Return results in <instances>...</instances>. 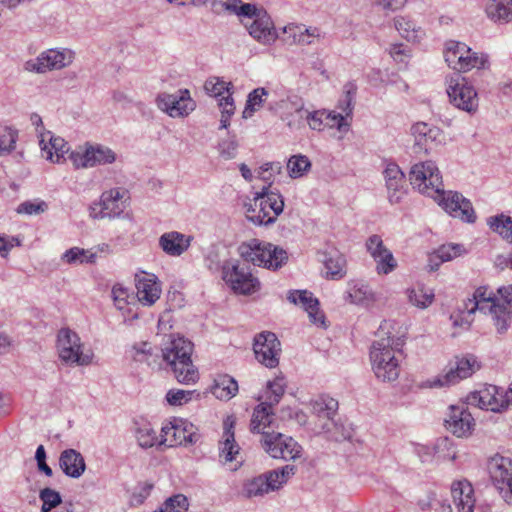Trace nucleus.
<instances>
[{"mask_svg": "<svg viewBox=\"0 0 512 512\" xmlns=\"http://www.w3.org/2000/svg\"><path fill=\"white\" fill-rule=\"evenodd\" d=\"M390 323L384 321L378 330L379 339L374 341L370 349V361L375 376L383 382H392L400 374L402 357L400 338L389 332Z\"/></svg>", "mask_w": 512, "mask_h": 512, "instance_id": "f257e3e1", "label": "nucleus"}, {"mask_svg": "<svg viewBox=\"0 0 512 512\" xmlns=\"http://www.w3.org/2000/svg\"><path fill=\"white\" fill-rule=\"evenodd\" d=\"M215 3L229 14L253 19L247 29L259 43L270 45L277 39L278 35L273 21L265 9L259 8L255 4L243 3L241 0H216Z\"/></svg>", "mask_w": 512, "mask_h": 512, "instance_id": "f03ea898", "label": "nucleus"}, {"mask_svg": "<svg viewBox=\"0 0 512 512\" xmlns=\"http://www.w3.org/2000/svg\"><path fill=\"white\" fill-rule=\"evenodd\" d=\"M161 351L163 360L171 367L179 383L191 384L198 380V370L191 359L193 352L191 341L177 337L166 344Z\"/></svg>", "mask_w": 512, "mask_h": 512, "instance_id": "7ed1b4c3", "label": "nucleus"}, {"mask_svg": "<svg viewBox=\"0 0 512 512\" xmlns=\"http://www.w3.org/2000/svg\"><path fill=\"white\" fill-rule=\"evenodd\" d=\"M487 314L492 317L493 323L499 334L505 333L512 321V310L500 303V300L492 292H488L486 287L477 288L472 298H468L463 303L462 312L468 315L475 311Z\"/></svg>", "mask_w": 512, "mask_h": 512, "instance_id": "20e7f679", "label": "nucleus"}, {"mask_svg": "<svg viewBox=\"0 0 512 512\" xmlns=\"http://www.w3.org/2000/svg\"><path fill=\"white\" fill-rule=\"evenodd\" d=\"M238 252L246 262L271 270L281 268L288 260V254L283 248L259 239L243 242Z\"/></svg>", "mask_w": 512, "mask_h": 512, "instance_id": "39448f33", "label": "nucleus"}, {"mask_svg": "<svg viewBox=\"0 0 512 512\" xmlns=\"http://www.w3.org/2000/svg\"><path fill=\"white\" fill-rule=\"evenodd\" d=\"M296 472L294 465H285L280 469H275L246 479L243 482L241 495L245 498L262 497L272 491L280 489Z\"/></svg>", "mask_w": 512, "mask_h": 512, "instance_id": "423d86ee", "label": "nucleus"}, {"mask_svg": "<svg viewBox=\"0 0 512 512\" xmlns=\"http://www.w3.org/2000/svg\"><path fill=\"white\" fill-rule=\"evenodd\" d=\"M222 278L236 294L250 295L260 289L259 280L253 276L250 268L238 259L223 262Z\"/></svg>", "mask_w": 512, "mask_h": 512, "instance_id": "0eeeda50", "label": "nucleus"}, {"mask_svg": "<svg viewBox=\"0 0 512 512\" xmlns=\"http://www.w3.org/2000/svg\"><path fill=\"white\" fill-rule=\"evenodd\" d=\"M409 180L413 188L434 198L443 192L442 176L432 161L419 162L411 167Z\"/></svg>", "mask_w": 512, "mask_h": 512, "instance_id": "6e6552de", "label": "nucleus"}, {"mask_svg": "<svg viewBox=\"0 0 512 512\" xmlns=\"http://www.w3.org/2000/svg\"><path fill=\"white\" fill-rule=\"evenodd\" d=\"M255 206H259L257 215H248V220L257 225H270L283 212L284 200L278 191L264 186L254 197Z\"/></svg>", "mask_w": 512, "mask_h": 512, "instance_id": "1a4fd4ad", "label": "nucleus"}, {"mask_svg": "<svg viewBox=\"0 0 512 512\" xmlns=\"http://www.w3.org/2000/svg\"><path fill=\"white\" fill-rule=\"evenodd\" d=\"M261 444L263 449L275 459L296 461L303 454V448L296 440L279 432H263Z\"/></svg>", "mask_w": 512, "mask_h": 512, "instance_id": "9d476101", "label": "nucleus"}, {"mask_svg": "<svg viewBox=\"0 0 512 512\" xmlns=\"http://www.w3.org/2000/svg\"><path fill=\"white\" fill-rule=\"evenodd\" d=\"M447 94L450 102L458 109L469 114L477 112L479 99L475 88L467 79L456 73L447 80Z\"/></svg>", "mask_w": 512, "mask_h": 512, "instance_id": "9b49d317", "label": "nucleus"}, {"mask_svg": "<svg viewBox=\"0 0 512 512\" xmlns=\"http://www.w3.org/2000/svg\"><path fill=\"white\" fill-rule=\"evenodd\" d=\"M57 350L61 361L69 365H87L92 354L83 352L79 336L69 328H62L57 336Z\"/></svg>", "mask_w": 512, "mask_h": 512, "instance_id": "f8f14e48", "label": "nucleus"}, {"mask_svg": "<svg viewBox=\"0 0 512 512\" xmlns=\"http://www.w3.org/2000/svg\"><path fill=\"white\" fill-rule=\"evenodd\" d=\"M478 369L479 365L474 356L455 357L444 372L430 382V386L449 387L472 376Z\"/></svg>", "mask_w": 512, "mask_h": 512, "instance_id": "ddd939ff", "label": "nucleus"}, {"mask_svg": "<svg viewBox=\"0 0 512 512\" xmlns=\"http://www.w3.org/2000/svg\"><path fill=\"white\" fill-rule=\"evenodd\" d=\"M74 59V53L69 49H48L34 59L25 62L24 69L28 72L45 73L69 66Z\"/></svg>", "mask_w": 512, "mask_h": 512, "instance_id": "4468645a", "label": "nucleus"}, {"mask_svg": "<svg viewBox=\"0 0 512 512\" xmlns=\"http://www.w3.org/2000/svg\"><path fill=\"white\" fill-rule=\"evenodd\" d=\"M510 388L505 392H499L498 387L487 385L484 388L473 391L467 396L468 404L492 412H503L512 404V397H509Z\"/></svg>", "mask_w": 512, "mask_h": 512, "instance_id": "2eb2a0df", "label": "nucleus"}, {"mask_svg": "<svg viewBox=\"0 0 512 512\" xmlns=\"http://www.w3.org/2000/svg\"><path fill=\"white\" fill-rule=\"evenodd\" d=\"M488 470L494 486L504 501L512 505V460L496 455L490 459Z\"/></svg>", "mask_w": 512, "mask_h": 512, "instance_id": "dca6fc26", "label": "nucleus"}, {"mask_svg": "<svg viewBox=\"0 0 512 512\" xmlns=\"http://www.w3.org/2000/svg\"><path fill=\"white\" fill-rule=\"evenodd\" d=\"M161 433L159 444L169 447L193 445L200 438L197 428L192 423L183 420H175L174 423L163 426Z\"/></svg>", "mask_w": 512, "mask_h": 512, "instance_id": "f3484780", "label": "nucleus"}, {"mask_svg": "<svg viewBox=\"0 0 512 512\" xmlns=\"http://www.w3.org/2000/svg\"><path fill=\"white\" fill-rule=\"evenodd\" d=\"M253 350L257 361L265 367L275 368L279 364L281 344L274 333L264 331L257 334Z\"/></svg>", "mask_w": 512, "mask_h": 512, "instance_id": "a211bd4d", "label": "nucleus"}, {"mask_svg": "<svg viewBox=\"0 0 512 512\" xmlns=\"http://www.w3.org/2000/svg\"><path fill=\"white\" fill-rule=\"evenodd\" d=\"M156 102L160 110L173 118L187 116L195 109V102L188 89H180L173 94H159Z\"/></svg>", "mask_w": 512, "mask_h": 512, "instance_id": "6ab92c4d", "label": "nucleus"}, {"mask_svg": "<svg viewBox=\"0 0 512 512\" xmlns=\"http://www.w3.org/2000/svg\"><path fill=\"white\" fill-rule=\"evenodd\" d=\"M439 205L452 217L458 218L467 223H473L476 219L471 202L458 192H443L441 196H435Z\"/></svg>", "mask_w": 512, "mask_h": 512, "instance_id": "aec40b11", "label": "nucleus"}, {"mask_svg": "<svg viewBox=\"0 0 512 512\" xmlns=\"http://www.w3.org/2000/svg\"><path fill=\"white\" fill-rule=\"evenodd\" d=\"M98 205L101 207L98 217H119L130 205V195L124 188H112L101 194Z\"/></svg>", "mask_w": 512, "mask_h": 512, "instance_id": "412c9836", "label": "nucleus"}, {"mask_svg": "<svg viewBox=\"0 0 512 512\" xmlns=\"http://www.w3.org/2000/svg\"><path fill=\"white\" fill-rule=\"evenodd\" d=\"M366 249L375 261L379 275H387L397 268V260L379 235L374 234L367 239Z\"/></svg>", "mask_w": 512, "mask_h": 512, "instance_id": "4be33fe9", "label": "nucleus"}, {"mask_svg": "<svg viewBox=\"0 0 512 512\" xmlns=\"http://www.w3.org/2000/svg\"><path fill=\"white\" fill-rule=\"evenodd\" d=\"M475 426L474 418L464 404L451 405L445 419V427L457 437H468Z\"/></svg>", "mask_w": 512, "mask_h": 512, "instance_id": "5701e85b", "label": "nucleus"}, {"mask_svg": "<svg viewBox=\"0 0 512 512\" xmlns=\"http://www.w3.org/2000/svg\"><path fill=\"white\" fill-rule=\"evenodd\" d=\"M338 406V401L329 396H319L310 402L315 428L319 432L334 426L333 419L337 417Z\"/></svg>", "mask_w": 512, "mask_h": 512, "instance_id": "b1692460", "label": "nucleus"}, {"mask_svg": "<svg viewBox=\"0 0 512 512\" xmlns=\"http://www.w3.org/2000/svg\"><path fill=\"white\" fill-rule=\"evenodd\" d=\"M135 287L137 301L143 305L151 306L160 298L161 288L154 274H148L144 271L137 273L135 275Z\"/></svg>", "mask_w": 512, "mask_h": 512, "instance_id": "393cba45", "label": "nucleus"}, {"mask_svg": "<svg viewBox=\"0 0 512 512\" xmlns=\"http://www.w3.org/2000/svg\"><path fill=\"white\" fill-rule=\"evenodd\" d=\"M288 300L301 306L309 316L310 321L318 326L325 327V315L319 309V301L307 290H294L288 294Z\"/></svg>", "mask_w": 512, "mask_h": 512, "instance_id": "a878e982", "label": "nucleus"}, {"mask_svg": "<svg viewBox=\"0 0 512 512\" xmlns=\"http://www.w3.org/2000/svg\"><path fill=\"white\" fill-rule=\"evenodd\" d=\"M390 203L396 204L401 201L405 194V175L395 163H388L383 171Z\"/></svg>", "mask_w": 512, "mask_h": 512, "instance_id": "bb28decb", "label": "nucleus"}, {"mask_svg": "<svg viewBox=\"0 0 512 512\" xmlns=\"http://www.w3.org/2000/svg\"><path fill=\"white\" fill-rule=\"evenodd\" d=\"M416 452L422 462L431 461L434 457L438 460H454L456 457L455 451L452 449V442L447 437L439 438L432 448L419 445Z\"/></svg>", "mask_w": 512, "mask_h": 512, "instance_id": "cd10ccee", "label": "nucleus"}, {"mask_svg": "<svg viewBox=\"0 0 512 512\" xmlns=\"http://www.w3.org/2000/svg\"><path fill=\"white\" fill-rule=\"evenodd\" d=\"M297 120H288L287 125L290 128L299 127L301 121L305 120L312 130L320 131L323 128L325 120V111H309L304 108L301 99H296L293 103Z\"/></svg>", "mask_w": 512, "mask_h": 512, "instance_id": "c85d7f7f", "label": "nucleus"}, {"mask_svg": "<svg viewBox=\"0 0 512 512\" xmlns=\"http://www.w3.org/2000/svg\"><path fill=\"white\" fill-rule=\"evenodd\" d=\"M451 495L458 512H473L475 506L474 490L467 480L454 482Z\"/></svg>", "mask_w": 512, "mask_h": 512, "instance_id": "c756f323", "label": "nucleus"}, {"mask_svg": "<svg viewBox=\"0 0 512 512\" xmlns=\"http://www.w3.org/2000/svg\"><path fill=\"white\" fill-rule=\"evenodd\" d=\"M234 424L235 420L231 416H228L223 423L224 431L219 450L220 458H223L225 463L236 460L240 451V447L235 441Z\"/></svg>", "mask_w": 512, "mask_h": 512, "instance_id": "7c9ffc66", "label": "nucleus"}, {"mask_svg": "<svg viewBox=\"0 0 512 512\" xmlns=\"http://www.w3.org/2000/svg\"><path fill=\"white\" fill-rule=\"evenodd\" d=\"M191 240L190 236L171 231L160 236L159 246L170 256H180L189 248Z\"/></svg>", "mask_w": 512, "mask_h": 512, "instance_id": "2f4dec72", "label": "nucleus"}, {"mask_svg": "<svg viewBox=\"0 0 512 512\" xmlns=\"http://www.w3.org/2000/svg\"><path fill=\"white\" fill-rule=\"evenodd\" d=\"M59 466L63 473L71 478H79L86 468L83 456L75 449H66L61 452Z\"/></svg>", "mask_w": 512, "mask_h": 512, "instance_id": "473e14b6", "label": "nucleus"}, {"mask_svg": "<svg viewBox=\"0 0 512 512\" xmlns=\"http://www.w3.org/2000/svg\"><path fill=\"white\" fill-rule=\"evenodd\" d=\"M40 146L46 152V159L56 163H59L60 159L69 152V146L65 140L61 137L50 136V132L41 133Z\"/></svg>", "mask_w": 512, "mask_h": 512, "instance_id": "72a5a7b5", "label": "nucleus"}, {"mask_svg": "<svg viewBox=\"0 0 512 512\" xmlns=\"http://www.w3.org/2000/svg\"><path fill=\"white\" fill-rule=\"evenodd\" d=\"M111 297L115 307L125 313L131 314L130 318L124 317V321H132L138 318L137 312H133V307L137 305L135 297L129 293L128 289L117 284L111 290Z\"/></svg>", "mask_w": 512, "mask_h": 512, "instance_id": "f704fd0d", "label": "nucleus"}, {"mask_svg": "<svg viewBox=\"0 0 512 512\" xmlns=\"http://www.w3.org/2000/svg\"><path fill=\"white\" fill-rule=\"evenodd\" d=\"M326 277L330 279H340L344 277L346 260L344 256L337 250L326 251L322 253V259Z\"/></svg>", "mask_w": 512, "mask_h": 512, "instance_id": "c9c22d12", "label": "nucleus"}, {"mask_svg": "<svg viewBox=\"0 0 512 512\" xmlns=\"http://www.w3.org/2000/svg\"><path fill=\"white\" fill-rule=\"evenodd\" d=\"M485 12L496 23H509L512 21V0H488Z\"/></svg>", "mask_w": 512, "mask_h": 512, "instance_id": "e433bc0d", "label": "nucleus"}, {"mask_svg": "<svg viewBox=\"0 0 512 512\" xmlns=\"http://www.w3.org/2000/svg\"><path fill=\"white\" fill-rule=\"evenodd\" d=\"M68 158L76 169L93 167L96 163V148L90 143H85L71 151Z\"/></svg>", "mask_w": 512, "mask_h": 512, "instance_id": "4c0bfd02", "label": "nucleus"}, {"mask_svg": "<svg viewBox=\"0 0 512 512\" xmlns=\"http://www.w3.org/2000/svg\"><path fill=\"white\" fill-rule=\"evenodd\" d=\"M130 357L133 361L154 367L158 364L159 355L149 342H140L134 344L130 351Z\"/></svg>", "mask_w": 512, "mask_h": 512, "instance_id": "58836bf2", "label": "nucleus"}, {"mask_svg": "<svg viewBox=\"0 0 512 512\" xmlns=\"http://www.w3.org/2000/svg\"><path fill=\"white\" fill-rule=\"evenodd\" d=\"M211 392L220 400H230L238 392V383L233 377L227 374L219 375L214 380Z\"/></svg>", "mask_w": 512, "mask_h": 512, "instance_id": "ea45409f", "label": "nucleus"}, {"mask_svg": "<svg viewBox=\"0 0 512 512\" xmlns=\"http://www.w3.org/2000/svg\"><path fill=\"white\" fill-rule=\"evenodd\" d=\"M272 406H268L266 403L262 402L259 404L253 411L250 430L253 433H261L266 432L265 429L270 426L273 413Z\"/></svg>", "mask_w": 512, "mask_h": 512, "instance_id": "a19ab883", "label": "nucleus"}, {"mask_svg": "<svg viewBox=\"0 0 512 512\" xmlns=\"http://www.w3.org/2000/svg\"><path fill=\"white\" fill-rule=\"evenodd\" d=\"M286 381L283 376H277L267 383L265 401L268 406L277 405L285 393Z\"/></svg>", "mask_w": 512, "mask_h": 512, "instance_id": "79ce46f5", "label": "nucleus"}, {"mask_svg": "<svg viewBox=\"0 0 512 512\" xmlns=\"http://www.w3.org/2000/svg\"><path fill=\"white\" fill-rule=\"evenodd\" d=\"M490 229L498 233L504 240L512 243V218L504 214L490 217L487 221Z\"/></svg>", "mask_w": 512, "mask_h": 512, "instance_id": "37998d69", "label": "nucleus"}, {"mask_svg": "<svg viewBox=\"0 0 512 512\" xmlns=\"http://www.w3.org/2000/svg\"><path fill=\"white\" fill-rule=\"evenodd\" d=\"M463 53H470V47L465 43L453 40L447 42L444 51V58L448 66L453 70H456L461 54Z\"/></svg>", "mask_w": 512, "mask_h": 512, "instance_id": "c03bdc74", "label": "nucleus"}, {"mask_svg": "<svg viewBox=\"0 0 512 512\" xmlns=\"http://www.w3.org/2000/svg\"><path fill=\"white\" fill-rule=\"evenodd\" d=\"M268 94L269 92L263 87L256 88L250 92L243 111V117H252V115L263 106Z\"/></svg>", "mask_w": 512, "mask_h": 512, "instance_id": "a18cd8bd", "label": "nucleus"}, {"mask_svg": "<svg viewBox=\"0 0 512 512\" xmlns=\"http://www.w3.org/2000/svg\"><path fill=\"white\" fill-rule=\"evenodd\" d=\"M311 168V161L302 154L292 155L287 162V171L291 178L296 179L305 175Z\"/></svg>", "mask_w": 512, "mask_h": 512, "instance_id": "49530a36", "label": "nucleus"}, {"mask_svg": "<svg viewBox=\"0 0 512 512\" xmlns=\"http://www.w3.org/2000/svg\"><path fill=\"white\" fill-rule=\"evenodd\" d=\"M233 88L231 83H227L218 77H212L205 81L204 89L210 96L222 99L223 97H232L231 89Z\"/></svg>", "mask_w": 512, "mask_h": 512, "instance_id": "de8ad7c7", "label": "nucleus"}, {"mask_svg": "<svg viewBox=\"0 0 512 512\" xmlns=\"http://www.w3.org/2000/svg\"><path fill=\"white\" fill-rule=\"evenodd\" d=\"M487 63V56L473 52L470 49V53L461 54V58L459 59L458 67L456 71L458 72H466L473 68L481 69L485 67Z\"/></svg>", "mask_w": 512, "mask_h": 512, "instance_id": "09e8293b", "label": "nucleus"}, {"mask_svg": "<svg viewBox=\"0 0 512 512\" xmlns=\"http://www.w3.org/2000/svg\"><path fill=\"white\" fill-rule=\"evenodd\" d=\"M409 302L418 308H427L434 300V293L425 290L423 287L411 288L407 290Z\"/></svg>", "mask_w": 512, "mask_h": 512, "instance_id": "8fccbe9b", "label": "nucleus"}, {"mask_svg": "<svg viewBox=\"0 0 512 512\" xmlns=\"http://www.w3.org/2000/svg\"><path fill=\"white\" fill-rule=\"evenodd\" d=\"M96 255L90 250H85L79 247H73L67 250L62 255V260L68 264L74 263H94Z\"/></svg>", "mask_w": 512, "mask_h": 512, "instance_id": "3c124183", "label": "nucleus"}, {"mask_svg": "<svg viewBox=\"0 0 512 512\" xmlns=\"http://www.w3.org/2000/svg\"><path fill=\"white\" fill-rule=\"evenodd\" d=\"M135 437L139 446L142 448H151L160 442L156 431L148 423L136 429Z\"/></svg>", "mask_w": 512, "mask_h": 512, "instance_id": "603ef678", "label": "nucleus"}, {"mask_svg": "<svg viewBox=\"0 0 512 512\" xmlns=\"http://www.w3.org/2000/svg\"><path fill=\"white\" fill-rule=\"evenodd\" d=\"M188 499L183 494H176L168 498L158 510L154 512H187Z\"/></svg>", "mask_w": 512, "mask_h": 512, "instance_id": "864d4df0", "label": "nucleus"}, {"mask_svg": "<svg viewBox=\"0 0 512 512\" xmlns=\"http://www.w3.org/2000/svg\"><path fill=\"white\" fill-rule=\"evenodd\" d=\"M356 86L353 83H348L344 86V93L343 96L339 99L338 102V109L340 110V113L344 115V117L351 116L353 112V102L354 97L356 94Z\"/></svg>", "mask_w": 512, "mask_h": 512, "instance_id": "5fc2aeb1", "label": "nucleus"}, {"mask_svg": "<svg viewBox=\"0 0 512 512\" xmlns=\"http://www.w3.org/2000/svg\"><path fill=\"white\" fill-rule=\"evenodd\" d=\"M39 498L42 501L41 512H50L62 502L59 492L49 487L40 490Z\"/></svg>", "mask_w": 512, "mask_h": 512, "instance_id": "6e6d98bb", "label": "nucleus"}, {"mask_svg": "<svg viewBox=\"0 0 512 512\" xmlns=\"http://www.w3.org/2000/svg\"><path fill=\"white\" fill-rule=\"evenodd\" d=\"M17 132L10 127L0 128V157L11 153L15 149Z\"/></svg>", "mask_w": 512, "mask_h": 512, "instance_id": "4d7b16f0", "label": "nucleus"}, {"mask_svg": "<svg viewBox=\"0 0 512 512\" xmlns=\"http://www.w3.org/2000/svg\"><path fill=\"white\" fill-rule=\"evenodd\" d=\"M465 252L463 245L449 243L440 246L434 253L437 260H440V262H447L461 256Z\"/></svg>", "mask_w": 512, "mask_h": 512, "instance_id": "13d9d810", "label": "nucleus"}, {"mask_svg": "<svg viewBox=\"0 0 512 512\" xmlns=\"http://www.w3.org/2000/svg\"><path fill=\"white\" fill-rule=\"evenodd\" d=\"M395 28L400 35L408 41H417L419 38L418 31L415 30L414 25L409 20L399 17L394 20Z\"/></svg>", "mask_w": 512, "mask_h": 512, "instance_id": "bf43d9fd", "label": "nucleus"}, {"mask_svg": "<svg viewBox=\"0 0 512 512\" xmlns=\"http://www.w3.org/2000/svg\"><path fill=\"white\" fill-rule=\"evenodd\" d=\"M48 204L43 200L24 201L16 209L18 214L39 215L47 211Z\"/></svg>", "mask_w": 512, "mask_h": 512, "instance_id": "052dcab7", "label": "nucleus"}, {"mask_svg": "<svg viewBox=\"0 0 512 512\" xmlns=\"http://www.w3.org/2000/svg\"><path fill=\"white\" fill-rule=\"evenodd\" d=\"M238 149V142L235 135L222 139L218 143V151L220 156L225 160H231L236 157Z\"/></svg>", "mask_w": 512, "mask_h": 512, "instance_id": "680f3d73", "label": "nucleus"}, {"mask_svg": "<svg viewBox=\"0 0 512 512\" xmlns=\"http://www.w3.org/2000/svg\"><path fill=\"white\" fill-rule=\"evenodd\" d=\"M221 108L220 128L226 129L229 126V120L235 112L234 100L232 97L227 96L219 100Z\"/></svg>", "mask_w": 512, "mask_h": 512, "instance_id": "e2e57ef3", "label": "nucleus"}, {"mask_svg": "<svg viewBox=\"0 0 512 512\" xmlns=\"http://www.w3.org/2000/svg\"><path fill=\"white\" fill-rule=\"evenodd\" d=\"M333 424L334 426L330 430H323L322 432L335 441H343L351 437L350 428L342 424L336 417L333 419Z\"/></svg>", "mask_w": 512, "mask_h": 512, "instance_id": "0e129e2a", "label": "nucleus"}, {"mask_svg": "<svg viewBox=\"0 0 512 512\" xmlns=\"http://www.w3.org/2000/svg\"><path fill=\"white\" fill-rule=\"evenodd\" d=\"M194 391L171 389L166 394V400L170 405L180 406L191 400Z\"/></svg>", "mask_w": 512, "mask_h": 512, "instance_id": "69168bd1", "label": "nucleus"}, {"mask_svg": "<svg viewBox=\"0 0 512 512\" xmlns=\"http://www.w3.org/2000/svg\"><path fill=\"white\" fill-rule=\"evenodd\" d=\"M305 27L306 26L303 24H289L285 26L283 28V33L285 35L284 41L289 45L297 44Z\"/></svg>", "mask_w": 512, "mask_h": 512, "instance_id": "338daca9", "label": "nucleus"}, {"mask_svg": "<svg viewBox=\"0 0 512 512\" xmlns=\"http://www.w3.org/2000/svg\"><path fill=\"white\" fill-rule=\"evenodd\" d=\"M325 120H327V124L330 127H336L339 131H347L349 128V124L346 122V117L340 112H326L325 111Z\"/></svg>", "mask_w": 512, "mask_h": 512, "instance_id": "774afa93", "label": "nucleus"}]
</instances>
